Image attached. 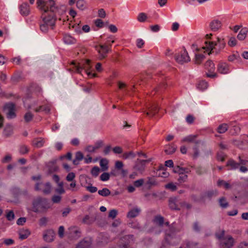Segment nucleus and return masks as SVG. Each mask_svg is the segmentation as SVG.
<instances>
[{
	"label": "nucleus",
	"mask_w": 248,
	"mask_h": 248,
	"mask_svg": "<svg viewBox=\"0 0 248 248\" xmlns=\"http://www.w3.org/2000/svg\"><path fill=\"white\" fill-rule=\"evenodd\" d=\"M62 197L60 196L54 195L52 197V201L53 203H59L60 202Z\"/></svg>",
	"instance_id": "49"
},
{
	"label": "nucleus",
	"mask_w": 248,
	"mask_h": 248,
	"mask_svg": "<svg viewBox=\"0 0 248 248\" xmlns=\"http://www.w3.org/2000/svg\"><path fill=\"white\" fill-rule=\"evenodd\" d=\"M147 184L149 186H155L157 184V183L154 178L150 177L148 178Z\"/></svg>",
	"instance_id": "47"
},
{
	"label": "nucleus",
	"mask_w": 248,
	"mask_h": 248,
	"mask_svg": "<svg viewBox=\"0 0 248 248\" xmlns=\"http://www.w3.org/2000/svg\"><path fill=\"white\" fill-rule=\"evenodd\" d=\"M164 219L163 217H161V216H157L154 219V222L156 224L160 226H162L164 224Z\"/></svg>",
	"instance_id": "29"
},
{
	"label": "nucleus",
	"mask_w": 248,
	"mask_h": 248,
	"mask_svg": "<svg viewBox=\"0 0 248 248\" xmlns=\"http://www.w3.org/2000/svg\"><path fill=\"white\" fill-rule=\"evenodd\" d=\"M13 132V127L10 125H6L4 129V134L6 136L11 135Z\"/></svg>",
	"instance_id": "28"
},
{
	"label": "nucleus",
	"mask_w": 248,
	"mask_h": 248,
	"mask_svg": "<svg viewBox=\"0 0 248 248\" xmlns=\"http://www.w3.org/2000/svg\"><path fill=\"white\" fill-rule=\"evenodd\" d=\"M29 151V148L25 145H21L20 147L19 152L21 154H27Z\"/></svg>",
	"instance_id": "38"
},
{
	"label": "nucleus",
	"mask_w": 248,
	"mask_h": 248,
	"mask_svg": "<svg viewBox=\"0 0 248 248\" xmlns=\"http://www.w3.org/2000/svg\"><path fill=\"white\" fill-rule=\"evenodd\" d=\"M98 16L101 18H104L106 16V12L103 9L98 10Z\"/></svg>",
	"instance_id": "56"
},
{
	"label": "nucleus",
	"mask_w": 248,
	"mask_h": 248,
	"mask_svg": "<svg viewBox=\"0 0 248 248\" xmlns=\"http://www.w3.org/2000/svg\"><path fill=\"white\" fill-rule=\"evenodd\" d=\"M117 215V211L116 210H111L109 212L108 217L113 219L116 217Z\"/></svg>",
	"instance_id": "46"
},
{
	"label": "nucleus",
	"mask_w": 248,
	"mask_h": 248,
	"mask_svg": "<svg viewBox=\"0 0 248 248\" xmlns=\"http://www.w3.org/2000/svg\"><path fill=\"white\" fill-rule=\"evenodd\" d=\"M14 242V240L11 239H6L4 240V243L6 245L13 244Z\"/></svg>",
	"instance_id": "63"
},
{
	"label": "nucleus",
	"mask_w": 248,
	"mask_h": 248,
	"mask_svg": "<svg viewBox=\"0 0 248 248\" xmlns=\"http://www.w3.org/2000/svg\"><path fill=\"white\" fill-rule=\"evenodd\" d=\"M181 202L178 203V202L176 199H170L169 201V206L173 210H180L181 206Z\"/></svg>",
	"instance_id": "17"
},
{
	"label": "nucleus",
	"mask_w": 248,
	"mask_h": 248,
	"mask_svg": "<svg viewBox=\"0 0 248 248\" xmlns=\"http://www.w3.org/2000/svg\"><path fill=\"white\" fill-rule=\"evenodd\" d=\"M186 121L187 123L192 124L195 121V117L192 115L188 114L186 118Z\"/></svg>",
	"instance_id": "43"
},
{
	"label": "nucleus",
	"mask_w": 248,
	"mask_h": 248,
	"mask_svg": "<svg viewBox=\"0 0 248 248\" xmlns=\"http://www.w3.org/2000/svg\"><path fill=\"white\" fill-rule=\"evenodd\" d=\"M115 168L118 170H121L123 167V163L122 161H117L115 162Z\"/></svg>",
	"instance_id": "55"
},
{
	"label": "nucleus",
	"mask_w": 248,
	"mask_h": 248,
	"mask_svg": "<svg viewBox=\"0 0 248 248\" xmlns=\"http://www.w3.org/2000/svg\"><path fill=\"white\" fill-rule=\"evenodd\" d=\"M218 72L222 74H228L230 71V68L229 65L225 62H219L217 65Z\"/></svg>",
	"instance_id": "11"
},
{
	"label": "nucleus",
	"mask_w": 248,
	"mask_h": 248,
	"mask_svg": "<svg viewBox=\"0 0 248 248\" xmlns=\"http://www.w3.org/2000/svg\"><path fill=\"white\" fill-rule=\"evenodd\" d=\"M24 118L27 122L31 121L32 118V115L30 112L27 113L24 116Z\"/></svg>",
	"instance_id": "54"
},
{
	"label": "nucleus",
	"mask_w": 248,
	"mask_h": 248,
	"mask_svg": "<svg viewBox=\"0 0 248 248\" xmlns=\"http://www.w3.org/2000/svg\"><path fill=\"white\" fill-rule=\"evenodd\" d=\"M32 179L35 181H39L35 185V189L37 191H42L46 194H49L51 190V186L49 182H43L40 181V176H33Z\"/></svg>",
	"instance_id": "4"
},
{
	"label": "nucleus",
	"mask_w": 248,
	"mask_h": 248,
	"mask_svg": "<svg viewBox=\"0 0 248 248\" xmlns=\"http://www.w3.org/2000/svg\"><path fill=\"white\" fill-rule=\"evenodd\" d=\"M216 45L217 44L214 42L205 41L204 45L202 46V48L204 50V52L209 55Z\"/></svg>",
	"instance_id": "12"
},
{
	"label": "nucleus",
	"mask_w": 248,
	"mask_h": 248,
	"mask_svg": "<svg viewBox=\"0 0 248 248\" xmlns=\"http://www.w3.org/2000/svg\"><path fill=\"white\" fill-rule=\"evenodd\" d=\"M37 7L44 12L49 13H56L58 10V6L55 3V0H48L44 1L43 0H37Z\"/></svg>",
	"instance_id": "3"
},
{
	"label": "nucleus",
	"mask_w": 248,
	"mask_h": 248,
	"mask_svg": "<svg viewBox=\"0 0 248 248\" xmlns=\"http://www.w3.org/2000/svg\"><path fill=\"white\" fill-rule=\"evenodd\" d=\"M207 83L205 81H201L198 84V88L201 89H204L207 88Z\"/></svg>",
	"instance_id": "51"
},
{
	"label": "nucleus",
	"mask_w": 248,
	"mask_h": 248,
	"mask_svg": "<svg viewBox=\"0 0 248 248\" xmlns=\"http://www.w3.org/2000/svg\"><path fill=\"white\" fill-rule=\"evenodd\" d=\"M75 176V174L74 172H70L67 175L66 179L67 181H73Z\"/></svg>",
	"instance_id": "45"
},
{
	"label": "nucleus",
	"mask_w": 248,
	"mask_h": 248,
	"mask_svg": "<svg viewBox=\"0 0 248 248\" xmlns=\"http://www.w3.org/2000/svg\"><path fill=\"white\" fill-rule=\"evenodd\" d=\"M54 235L55 233L53 230H47L45 232L43 235V238L46 242H50L54 240Z\"/></svg>",
	"instance_id": "13"
},
{
	"label": "nucleus",
	"mask_w": 248,
	"mask_h": 248,
	"mask_svg": "<svg viewBox=\"0 0 248 248\" xmlns=\"http://www.w3.org/2000/svg\"><path fill=\"white\" fill-rule=\"evenodd\" d=\"M221 27V23L220 21L217 20H213L210 23V28L212 31H217Z\"/></svg>",
	"instance_id": "18"
},
{
	"label": "nucleus",
	"mask_w": 248,
	"mask_h": 248,
	"mask_svg": "<svg viewBox=\"0 0 248 248\" xmlns=\"http://www.w3.org/2000/svg\"><path fill=\"white\" fill-rule=\"evenodd\" d=\"M8 118H13L16 116V106L12 103L5 104L3 108Z\"/></svg>",
	"instance_id": "9"
},
{
	"label": "nucleus",
	"mask_w": 248,
	"mask_h": 248,
	"mask_svg": "<svg viewBox=\"0 0 248 248\" xmlns=\"http://www.w3.org/2000/svg\"><path fill=\"white\" fill-rule=\"evenodd\" d=\"M30 12V7L27 3H24L20 5V12L22 15L27 16L29 14Z\"/></svg>",
	"instance_id": "15"
},
{
	"label": "nucleus",
	"mask_w": 248,
	"mask_h": 248,
	"mask_svg": "<svg viewBox=\"0 0 248 248\" xmlns=\"http://www.w3.org/2000/svg\"><path fill=\"white\" fill-rule=\"evenodd\" d=\"M77 6L78 9L83 10L86 7V2L84 0H78L77 2Z\"/></svg>",
	"instance_id": "31"
},
{
	"label": "nucleus",
	"mask_w": 248,
	"mask_h": 248,
	"mask_svg": "<svg viewBox=\"0 0 248 248\" xmlns=\"http://www.w3.org/2000/svg\"><path fill=\"white\" fill-rule=\"evenodd\" d=\"M41 17L42 20L40 25V28L43 32H46L50 29H53L56 20L55 13L44 12Z\"/></svg>",
	"instance_id": "1"
},
{
	"label": "nucleus",
	"mask_w": 248,
	"mask_h": 248,
	"mask_svg": "<svg viewBox=\"0 0 248 248\" xmlns=\"http://www.w3.org/2000/svg\"><path fill=\"white\" fill-rule=\"evenodd\" d=\"M173 171L179 174L177 181L179 184H182L186 182L187 175L186 173H188L190 170L187 168H181L180 166H177L174 168Z\"/></svg>",
	"instance_id": "6"
},
{
	"label": "nucleus",
	"mask_w": 248,
	"mask_h": 248,
	"mask_svg": "<svg viewBox=\"0 0 248 248\" xmlns=\"http://www.w3.org/2000/svg\"><path fill=\"white\" fill-rule=\"evenodd\" d=\"M83 158V155L82 153L78 152L76 154V158L73 161V163L75 165L78 164V161L81 160Z\"/></svg>",
	"instance_id": "30"
},
{
	"label": "nucleus",
	"mask_w": 248,
	"mask_h": 248,
	"mask_svg": "<svg viewBox=\"0 0 248 248\" xmlns=\"http://www.w3.org/2000/svg\"><path fill=\"white\" fill-rule=\"evenodd\" d=\"M45 140L42 138L34 139L32 142V145L35 147L40 148L43 146Z\"/></svg>",
	"instance_id": "16"
},
{
	"label": "nucleus",
	"mask_w": 248,
	"mask_h": 248,
	"mask_svg": "<svg viewBox=\"0 0 248 248\" xmlns=\"http://www.w3.org/2000/svg\"><path fill=\"white\" fill-rule=\"evenodd\" d=\"M26 218L25 217H20L17 220V224L18 225H23L26 222Z\"/></svg>",
	"instance_id": "60"
},
{
	"label": "nucleus",
	"mask_w": 248,
	"mask_h": 248,
	"mask_svg": "<svg viewBox=\"0 0 248 248\" xmlns=\"http://www.w3.org/2000/svg\"><path fill=\"white\" fill-rule=\"evenodd\" d=\"M239 166V164L235 162L232 159H230L227 163L226 166L229 167L228 169L232 170L237 169Z\"/></svg>",
	"instance_id": "23"
},
{
	"label": "nucleus",
	"mask_w": 248,
	"mask_h": 248,
	"mask_svg": "<svg viewBox=\"0 0 248 248\" xmlns=\"http://www.w3.org/2000/svg\"><path fill=\"white\" fill-rule=\"evenodd\" d=\"M158 111V108L157 106L154 105L152 106L148 109V111L146 113L147 115L150 116H153L156 114Z\"/></svg>",
	"instance_id": "20"
},
{
	"label": "nucleus",
	"mask_w": 248,
	"mask_h": 248,
	"mask_svg": "<svg viewBox=\"0 0 248 248\" xmlns=\"http://www.w3.org/2000/svg\"><path fill=\"white\" fill-rule=\"evenodd\" d=\"M165 166L169 167H172L173 166V162L172 160H169L165 162Z\"/></svg>",
	"instance_id": "62"
},
{
	"label": "nucleus",
	"mask_w": 248,
	"mask_h": 248,
	"mask_svg": "<svg viewBox=\"0 0 248 248\" xmlns=\"http://www.w3.org/2000/svg\"><path fill=\"white\" fill-rule=\"evenodd\" d=\"M220 205L222 208H226L229 205V203L227 202L226 199L224 198H221L219 200Z\"/></svg>",
	"instance_id": "33"
},
{
	"label": "nucleus",
	"mask_w": 248,
	"mask_h": 248,
	"mask_svg": "<svg viewBox=\"0 0 248 248\" xmlns=\"http://www.w3.org/2000/svg\"><path fill=\"white\" fill-rule=\"evenodd\" d=\"M229 128L228 125L227 124H220L217 128V132L219 133H224Z\"/></svg>",
	"instance_id": "25"
},
{
	"label": "nucleus",
	"mask_w": 248,
	"mask_h": 248,
	"mask_svg": "<svg viewBox=\"0 0 248 248\" xmlns=\"http://www.w3.org/2000/svg\"><path fill=\"white\" fill-rule=\"evenodd\" d=\"M71 64L73 65V71L78 73H81L83 70H84L87 75L90 77H94L96 74L92 73L90 71L91 67V61L89 60H82L80 62L76 63L72 62Z\"/></svg>",
	"instance_id": "2"
},
{
	"label": "nucleus",
	"mask_w": 248,
	"mask_h": 248,
	"mask_svg": "<svg viewBox=\"0 0 248 248\" xmlns=\"http://www.w3.org/2000/svg\"><path fill=\"white\" fill-rule=\"evenodd\" d=\"M217 185L219 186H224L226 189L230 188V184L223 180H218Z\"/></svg>",
	"instance_id": "36"
},
{
	"label": "nucleus",
	"mask_w": 248,
	"mask_h": 248,
	"mask_svg": "<svg viewBox=\"0 0 248 248\" xmlns=\"http://www.w3.org/2000/svg\"><path fill=\"white\" fill-rule=\"evenodd\" d=\"M108 161L105 158H103L100 160V165L101 167V169L102 171H106L108 170Z\"/></svg>",
	"instance_id": "24"
},
{
	"label": "nucleus",
	"mask_w": 248,
	"mask_h": 248,
	"mask_svg": "<svg viewBox=\"0 0 248 248\" xmlns=\"http://www.w3.org/2000/svg\"><path fill=\"white\" fill-rule=\"evenodd\" d=\"M89 246V243L85 241H82L80 242V243L78 246V248H86Z\"/></svg>",
	"instance_id": "42"
},
{
	"label": "nucleus",
	"mask_w": 248,
	"mask_h": 248,
	"mask_svg": "<svg viewBox=\"0 0 248 248\" xmlns=\"http://www.w3.org/2000/svg\"><path fill=\"white\" fill-rule=\"evenodd\" d=\"M240 159L239 165H241L242 166L248 167V161L246 160L241 159L240 156L239 157Z\"/></svg>",
	"instance_id": "59"
},
{
	"label": "nucleus",
	"mask_w": 248,
	"mask_h": 248,
	"mask_svg": "<svg viewBox=\"0 0 248 248\" xmlns=\"http://www.w3.org/2000/svg\"><path fill=\"white\" fill-rule=\"evenodd\" d=\"M111 45H99L95 46L96 50L99 54V57L101 59L105 58L107 54L110 49Z\"/></svg>",
	"instance_id": "10"
},
{
	"label": "nucleus",
	"mask_w": 248,
	"mask_h": 248,
	"mask_svg": "<svg viewBox=\"0 0 248 248\" xmlns=\"http://www.w3.org/2000/svg\"><path fill=\"white\" fill-rule=\"evenodd\" d=\"M140 212V210L137 208L131 210L127 214V217H137Z\"/></svg>",
	"instance_id": "26"
},
{
	"label": "nucleus",
	"mask_w": 248,
	"mask_h": 248,
	"mask_svg": "<svg viewBox=\"0 0 248 248\" xmlns=\"http://www.w3.org/2000/svg\"><path fill=\"white\" fill-rule=\"evenodd\" d=\"M100 169L99 168V167L97 166L93 167L91 171L92 175L95 177H97L98 175Z\"/></svg>",
	"instance_id": "34"
},
{
	"label": "nucleus",
	"mask_w": 248,
	"mask_h": 248,
	"mask_svg": "<svg viewBox=\"0 0 248 248\" xmlns=\"http://www.w3.org/2000/svg\"><path fill=\"white\" fill-rule=\"evenodd\" d=\"M30 234V232L27 229H22L18 232L19 237L21 240L26 239Z\"/></svg>",
	"instance_id": "19"
},
{
	"label": "nucleus",
	"mask_w": 248,
	"mask_h": 248,
	"mask_svg": "<svg viewBox=\"0 0 248 248\" xmlns=\"http://www.w3.org/2000/svg\"><path fill=\"white\" fill-rule=\"evenodd\" d=\"M144 44V41L141 39H139L137 41V46L139 48H141L143 47Z\"/></svg>",
	"instance_id": "53"
},
{
	"label": "nucleus",
	"mask_w": 248,
	"mask_h": 248,
	"mask_svg": "<svg viewBox=\"0 0 248 248\" xmlns=\"http://www.w3.org/2000/svg\"><path fill=\"white\" fill-rule=\"evenodd\" d=\"M6 218L8 220H12L14 219L15 217V215L13 211H9L7 212L6 214Z\"/></svg>",
	"instance_id": "41"
},
{
	"label": "nucleus",
	"mask_w": 248,
	"mask_h": 248,
	"mask_svg": "<svg viewBox=\"0 0 248 248\" xmlns=\"http://www.w3.org/2000/svg\"><path fill=\"white\" fill-rule=\"evenodd\" d=\"M225 232L224 230H219L216 234V236L219 240H222L223 246L225 248H231L234 244V239L231 235L225 237Z\"/></svg>",
	"instance_id": "5"
},
{
	"label": "nucleus",
	"mask_w": 248,
	"mask_h": 248,
	"mask_svg": "<svg viewBox=\"0 0 248 248\" xmlns=\"http://www.w3.org/2000/svg\"><path fill=\"white\" fill-rule=\"evenodd\" d=\"M112 151L115 154H121L123 152L122 148L119 146L115 147L112 149Z\"/></svg>",
	"instance_id": "52"
},
{
	"label": "nucleus",
	"mask_w": 248,
	"mask_h": 248,
	"mask_svg": "<svg viewBox=\"0 0 248 248\" xmlns=\"http://www.w3.org/2000/svg\"><path fill=\"white\" fill-rule=\"evenodd\" d=\"M98 193L102 196H107L110 194L109 190L107 188H104L103 189L99 190Z\"/></svg>",
	"instance_id": "32"
},
{
	"label": "nucleus",
	"mask_w": 248,
	"mask_h": 248,
	"mask_svg": "<svg viewBox=\"0 0 248 248\" xmlns=\"http://www.w3.org/2000/svg\"><path fill=\"white\" fill-rule=\"evenodd\" d=\"M165 188L168 189H170L172 191L176 190L177 186L175 184L173 183H169L166 185Z\"/></svg>",
	"instance_id": "35"
},
{
	"label": "nucleus",
	"mask_w": 248,
	"mask_h": 248,
	"mask_svg": "<svg viewBox=\"0 0 248 248\" xmlns=\"http://www.w3.org/2000/svg\"><path fill=\"white\" fill-rule=\"evenodd\" d=\"M176 61L180 63H183L190 61L189 57L186 49L182 50L175 57Z\"/></svg>",
	"instance_id": "8"
},
{
	"label": "nucleus",
	"mask_w": 248,
	"mask_h": 248,
	"mask_svg": "<svg viewBox=\"0 0 248 248\" xmlns=\"http://www.w3.org/2000/svg\"><path fill=\"white\" fill-rule=\"evenodd\" d=\"M110 175L108 173L104 172L100 176V180L102 181H106L109 180Z\"/></svg>",
	"instance_id": "39"
},
{
	"label": "nucleus",
	"mask_w": 248,
	"mask_h": 248,
	"mask_svg": "<svg viewBox=\"0 0 248 248\" xmlns=\"http://www.w3.org/2000/svg\"><path fill=\"white\" fill-rule=\"evenodd\" d=\"M247 29H242L237 35L238 39L240 40H244L247 36Z\"/></svg>",
	"instance_id": "27"
},
{
	"label": "nucleus",
	"mask_w": 248,
	"mask_h": 248,
	"mask_svg": "<svg viewBox=\"0 0 248 248\" xmlns=\"http://www.w3.org/2000/svg\"><path fill=\"white\" fill-rule=\"evenodd\" d=\"M176 147L174 144H169L166 146L165 152L167 154H171L175 152Z\"/></svg>",
	"instance_id": "22"
},
{
	"label": "nucleus",
	"mask_w": 248,
	"mask_h": 248,
	"mask_svg": "<svg viewBox=\"0 0 248 248\" xmlns=\"http://www.w3.org/2000/svg\"><path fill=\"white\" fill-rule=\"evenodd\" d=\"M94 24L96 25V26L99 27V28H102L104 26V22H103L102 20L100 19H97L94 21Z\"/></svg>",
	"instance_id": "50"
},
{
	"label": "nucleus",
	"mask_w": 248,
	"mask_h": 248,
	"mask_svg": "<svg viewBox=\"0 0 248 248\" xmlns=\"http://www.w3.org/2000/svg\"><path fill=\"white\" fill-rule=\"evenodd\" d=\"M198 137L197 135H189L187 136L184 138H183L181 140V142H186V143H195L196 144H197L198 142L197 141L196 139Z\"/></svg>",
	"instance_id": "14"
},
{
	"label": "nucleus",
	"mask_w": 248,
	"mask_h": 248,
	"mask_svg": "<svg viewBox=\"0 0 248 248\" xmlns=\"http://www.w3.org/2000/svg\"><path fill=\"white\" fill-rule=\"evenodd\" d=\"M147 18V16L144 13H140L138 16V20L140 22H144Z\"/></svg>",
	"instance_id": "37"
},
{
	"label": "nucleus",
	"mask_w": 248,
	"mask_h": 248,
	"mask_svg": "<svg viewBox=\"0 0 248 248\" xmlns=\"http://www.w3.org/2000/svg\"><path fill=\"white\" fill-rule=\"evenodd\" d=\"M64 229L63 226H60L59 229L58 233L61 237H62L64 234Z\"/></svg>",
	"instance_id": "58"
},
{
	"label": "nucleus",
	"mask_w": 248,
	"mask_h": 248,
	"mask_svg": "<svg viewBox=\"0 0 248 248\" xmlns=\"http://www.w3.org/2000/svg\"><path fill=\"white\" fill-rule=\"evenodd\" d=\"M228 45L231 47L234 46L237 44V41L236 39L233 37H231L228 41Z\"/></svg>",
	"instance_id": "40"
},
{
	"label": "nucleus",
	"mask_w": 248,
	"mask_h": 248,
	"mask_svg": "<svg viewBox=\"0 0 248 248\" xmlns=\"http://www.w3.org/2000/svg\"><path fill=\"white\" fill-rule=\"evenodd\" d=\"M203 59L202 55L198 54L195 56V62L197 64H200Z\"/></svg>",
	"instance_id": "44"
},
{
	"label": "nucleus",
	"mask_w": 248,
	"mask_h": 248,
	"mask_svg": "<svg viewBox=\"0 0 248 248\" xmlns=\"http://www.w3.org/2000/svg\"><path fill=\"white\" fill-rule=\"evenodd\" d=\"M144 183V180L142 179H139L134 182V185L136 187H140Z\"/></svg>",
	"instance_id": "48"
},
{
	"label": "nucleus",
	"mask_w": 248,
	"mask_h": 248,
	"mask_svg": "<svg viewBox=\"0 0 248 248\" xmlns=\"http://www.w3.org/2000/svg\"><path fill=\"white\" fill-rule=\"evenodd\" d=\"M118 87L120 89L122 90L126 87V84L122 82H118Z\"/></svg>",
	"instance_id": "64"
},
{
	"label": "nucleus",
	"mask_w": 248,
	"mask_h": 248,
	"mask_svg": "<svg viewBox=\"0 0 248 248\" xmlns=\"http://www.w3.org/2000/svg\"><path fill=\"white\" fill-rule=\"evenodd\" d=\"M50 110V106L48 105H44L39 106V107L34 109V111L36 112H39L41 111H45L46 113H48Z\"/></svg>",
	"instance_id": "21"
},
{
	"label": "nucleus",
	"mask_w": 248,
	"mask_h": 248,
	"mask_svg": "<svg viewBox=\"0 0 248 248\" xmlns=\"http://www.w3.org/2000/svg\"><path fill=\"white\" fill-rule=\"evenodd\" d=\"M180 204L181 207H185L187 209H190L191 207V205L190 204L186 202H181Z\"/></svg>",
	"instance_id": "61"
},
{
	"label": "nucleus",
	"mask_w": 248,
	"mask_h": 248,
	"mask_svg": "<svg viewBox=\"0 0 248 248\" xmlns=\"http://www.w3.org/2000/svg\"><path fill=\"white\" fill-rule=\"evenodd\" d=\"M86 188L89 191L92 193L95 192L97 190V187L93 186H87Z\"/></svg>",
	"instance_id": "57"
},
{
	"label": "nucleus",
	"mask_w": 248,
	"mask_h": 248,
	"mask_svg": "<svg viewBox=\"0 0 248 248\" xmlns=\"http://www.w3.org/2000/svg\"><path fill=\"white\" fill-rule=\"evenodd\" d=\"M204 69L207 77L210 78L217 77V74L215 72V66L212 61L208 60L205 63Z\"/></svg>",
	"instance_id": "7"
}]
</instances>
